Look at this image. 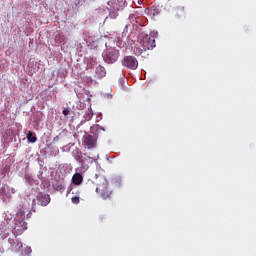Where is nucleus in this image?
<instances>
[{
	"instance_id": "obj_11",
	"label": "nucleus",
	"mask_w": 256,
	"mask_h": 256,
	"mask_svg": "<svg viewBox=\"0 0 256 256\" xmlns=\"http://www.w3.org/2000/svg\"><path fill=\"white\" fill-rule=\"evenodd\" d=\"M72 183L73 185H81V183H83V175L75 173L72 177Z\"/></svg>"
},
{
	"instance_id": "obj_20",
	"label": "nucleus",
	"mask_w": 256,
	"mask_h": 256,
	"mask_svg": "<svg viewBox=\"0 0 256 256\" xmlns=\"http://www.w3.org/2000/svg\"><path fill=\"white\" fill-rule=\"evenodd\" d=\"M18 215H20V217H25V212H24V211H20V212L18 213Z\"/></svg>"
},
{
	"instance_id": "obj_22",
	"label": "nucleus",
	"mask_w": 256,
	"mask_h": 256,
	"mask_svg": "<svg viewBox=\"0 0 256 256\" xmlns=\"http://www.w3.org/2000/svg\"><path fill=\"white\" fill-rule=\"evenodd\" d=\"M127 31H129V25H126L125 28H124V32L127 33Z\"/></svg>"
},
{
	"instance_id": "obj_7",
	"label": "nucleus",
	"mask_w": 256,
	"mask_h": 256,
	"mask_svg": "<svg viewBox=\"0 0 256 256\" xmlns=\"http://www.w3.org/2000/svg\"><path fill=\"white\" fill-rule=\"evenodd\" d=\"M8 243L12 251H19V249L23 248V243L19 242V239H17V237L9 238Z\"/></svg>"
},
{
	"instance_id": "obj_15",
	"label": "nucleus",
	"mask_w": 256,
	"mask_h": 256,
	"mask_svg": "<svg viewBox=\"0 0 256 256\" xmlns=\"http://www.w3.org/2000/svg\"><path fill=\"white\" fill-rule=\"evenodd\" d=\"M53 187L56 191H63V189H65V186H63V184L57 182L56 184H53Z\"/></svg>"
},
{
	"instance_id": "obj_1",
	"label": "nucleus",
	"mask_w": 256,
	"mask_h": 256,
	"mask_svg": "<svg viewBox=\"0 0 256 256\" xmlns=\"http://www.w3.org/2000/svg\"><path fill=\"white\" fill-rule=\"evenodd\" d=\"M95 177L99 180V183L96 187V193L100 199H103V201L113 199V187H111L109 180H107L105 176H99L97 174Z\"/></svg>"
},
{
	"instance_id": "obj_2",
	"label": "nucleus",
	"mask_w": 256,
	"mask_h": 256,
	"mask_svg": "<svg viewBox=\"0 0 256 256\" xmlns=\"http://www.w3.org/2000/svg\"><path fill=\"white\" fill-rule=\"evenodd\" d=\"M140 47L144 48V51H151L157 47L155 44V36L146 35L140 41Z\"/></svg>"
},
{
	"instance_id": "obj_3",
	"label": "nucleus",
	"mask_w": 256,
	"mask_h": 256,
	"mask_svg": "<svg viewBox=\"0 0 256 256\" xmlns=\"http://www.w3.org/2000/svg\"><path fill=\"white\" fill-rule=\"evenodd\" d=\"M103 59L105 61V63H115L117 61V59H119V50L115 49V48H111L109 50H107L104 54H103Z\"/></svg>"
},
{
	"instance_id": "obj_12",
	"label": "nucleus",
	"mask_w": 256,
	"mask_h": 256,
	"mask_svg": "<svg viewBox=\"0 0 256 256\" xmlns=\"http://www.w3.org/2000/svg\"><path fill=\"white\" fill-rule=\"evenodd\" d=\"M145 51L147 50H144L143 47H141V43L139 42V44H136L133 48V53L134 55H136L137 57H139V55H143V53H145Z\"/></svg>"
},
{
	"instance_id": "obj_10",
	"label": "nucleus",
	"mask_w": 256,
	"mask_h": 256,
	"mask_svg": "<svg viewBox=\"0 0 256 256\" xmlns=\"http://www.w3.org/2000/svg\"><path fill=\"white\" fill-rule=\"evenodd\" d=\"M95 73H96L98 79H103V77H105V75H107V71H105V67H103V66L96 67Z\"/></svg>"
},
{
	"instance_id": "obj_23",
	"label": "nucleus",
	"mask_w": 256,
	"mask_h": 256,
	"mask_svg": "<svg viewBox=\"0 0 256 256\" xmlns=\"http://www.w3.org/2000/svg\"><path fill=\"white\" fill-rule=\"evenodd\" d=\"M33 205H35V199L33 200Z\"/></svg>"
},
{
	"instance_id": "obj_6",
	"label": "nucleus",
	"mask_w": 256,
	"mask_h": 256,
	"mask_svg": "<svg viewBox=\"0 0 256 256\" xmlns=\"http://www.w3.org/2000/svg\"><path fill=\"white\" fill-rule=\"evenodd\" d=\"M77 161L81 164L82 169H88L89 164L88 163H93V157L89 156H83V154L78 153L76 156Z\"/></svg>"
},
{
	"instance_id": "obj_9",
	"label": "nucleus",
	"mask_w": 256,
	"mask_h": 256,
	"mask_svg": "<svg viewBox=\"0 0 256 256\" xmlns=\"http://www.w3.org/2000/svg\"><path fill=\"white\" fill-rule=\"evenodd\" d=\"M14 229L20 234L23 233V231H27V222H25L24 219L16 220Z\"/></svg>"
},
{
	"instance_id": "obj_19",
	"label": "nucleus",
	"mask_w": 256,
	"mask_h": 256,
	"mask_svg": "<svg viewBox=\"0 0 256 256\" xmlns=\"http://www.w3.org/2000/svg\"><path fill=\"white\" fill-rule=\"evenodd\" d=\"M31 252H32L31 248L26 249V255H31Z\"/></svg>"
},
{
	"instance_id": "obj_4",
	"label": "nucleus",
	"mask_w": 256,
	"mask_h": 256,
	"mask_svg": "<svg viewBox=\"0 0 256 256\" xmlns=\"http://www.w3.org/2000/svg\"><path fill=\"white\" fill-rule=\"evenodd\" d=\"M122 65L123 67H126L127 69H132L134 71L139 67V62L134 56H125L122 59Z\"/></svg>"
},
{
	"instance_id": "obj_14",
	"label": "nucleus",
	"mask_w": 256,
	"mask_h": 256,
	"mask_svg": "<svg viewBox=\"0 0 256 256\" xmlns=\"http://www.w3.org/2000/svg\"><path fill=\"white\" fill-rule=\"evenodd\" d=\"M7 191H9V185L5 184L0 188V195H2V197H9Z\"/></svg>"
},
{
	"instance_id": "obj_16",
	"label": "nucleus",
	"mask_w": 256,
	"mask_h": 256,
	"mask_svg": "<svg viewBox=\"0 0 256 256\" xmlns=\"http://www.w3.org/2000/svg\"><path fill=\"white\" fill-rule=\"evenodd\" d=\"M71 201H72V203H73L74 205H79V203H80V198H79V196H74V197L71 198Z\"/></svg>"
},
{
	"instance_id": "obj_8",
	"label": "nucleus",
	"mask_w": 256,
	"mask_h": 256,
	"mask_svg": "<svg viewBox=\"0 0 256 256\" xmlns=\"http://www.w3.org/2000/svg\"><path fill=\"white\" fill-rule=\"evenodd\" d=\"M84 144L86 145V147H88V149H93V147L97 145V139H95L94 136L88 134L84 136Z\"/></svg>"
},
{
	"instance_id": "obj_17",
	"label": "nucleus",
	"mask_w": 256,
	"mask_h": 256,
	"mask_svg": "<svg viewBox=\"0 0 256 256\" xmlns=\"http://www.w3.org/2000/svg\"><path fill=\"white\" fill-rule=\"evenodd\" d=\"M63 115L65 117H67V115H69V109L68 108H65L63 111H62Z\"/></svg>"
},
{
	"instance_id": "obj_13",
	"label": "nucleus",
	"mask_w": 256,
	"mask_h": 256,
	"mask_svg": "<svg viewBox=\"0 0 256 256\" xmlns=\"http://www.w3.org/2000/svg\"><path fill=\"white\" fill-rule=\"evenodd\" d=\"M27 139L29 143H37V136L34 132L29 131L27 134Z\"/></svg>"
},
{
	"instance_id": "obj_18",
	"label": "nucleus",
	"mask_w": 256,
	"mask_h": 256,
	"mask_svg": "<svg viewBox=\"0 0 256 256\" xmlns=\"http://www.w3.org/2000/svg\"><path fill=\"white\" fill-rule=\"evenodd\" d=\"M8 191H10V193H12V195H15V188L9 187V190H8Z\"/></svg>"
},
{
	"instance_id": "obj_5",
	"label": "nucleus",
	"mask_w": 256,
	"mask_h": 256,
	"mask_svg": "<svg viewBox=\"0 0 256 256\" xmlns=\"http://www.w3.org/2000/svg\"><path fill=\"white\" fill-rule=\"evenodd\" d=\"M37 204L41 207H47L49 203H51V196L49 194H45L43 192H39L36 196Z\"/></svg>"
},
{
	"instance_id": "obj_21",
	"label": "nucleus",
	"mask_w": 256,
	"mask_h": 256,
	"mask_svg": "<svg viewBox=\"0 0 256 256\" xmlns=\"http://www.w3.org/2000/svg\"><path fill=\"white\" fill-rule=\"evenodd\" d=\"M31 215H32V213L29 212V213L26 215V219H31Z\"/></svg>"
}]
</instances>
